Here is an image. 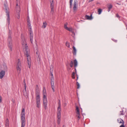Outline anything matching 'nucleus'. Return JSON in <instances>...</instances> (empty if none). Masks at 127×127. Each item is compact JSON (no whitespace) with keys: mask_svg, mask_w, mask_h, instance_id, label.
Wrapping results in <instances>:
<instances>
[{"mask_svg":"<svg viewBox=\"0 0 127 127\" xmlns=\"http://www.w3.org/2000/svg\"><path fill=\"white\" fill-rule=\"evenodd\" d=\"M120 127H125L124 126V124H122V125H121Z\"/></svg>","mask_w":127,"mask_h":127,"instance_id":"obj_44","label":"nucleus"},{"mask_svg":"<svg viewBox=\"0 0 127 127\" xmlns=\"http://www.w3.org/2000/svg\"><path fill=\"white\" fill-rule=\"evenodd\" d=\"M61 117V115H57V122L59 124L60 122V118Z\"/></svg>","mask_w":127,"mask_h":127,"instance_id":"obj_14","label":"nucleus"},{"mask_svg":"<svg viewBox=\"0 0 127 127\" xmlns=\"http://www.w3.org/2000/svg\"><path fill=\"white\" fill-rule=\"evenodd\" d=\"M21 127H24L26 122L24 121H21Z\"/></svg>","mask_w":127,"mask_h":127,"instance_id":"obj_24","label":"nucleus"},{"mask_svg":"<svg viewBox=\"0 0 127 127\" xmlns=\"http://www.w3.org/2000/svg\"><path fill=\"white\" fill-rule=\"evenodd\" d=\"M66 46L68 47H69L70 46L69 43L66 42Z\"/></svg>","mask_w":127,"mask_h":127,"instance_id":"obj_33","label":"nucleus"},{"mask_svg":"<svg viewBox=\"0 0 127 127\" xmlns=\"http://www.w3.org/2000/svg\"><path fill=\"white\" fill-rule=\"evenodd\" d=\"M8 47L9 48L10 50L11 51L12 50V45L11 38V36L9 35L8 38Z\"/></svg>","mask_w":127,"mask_h":127,"instance_id":"obj_8","label":"nucleus"},{"mask_svg":"<svg viewBox=\"0 0 127 127\" xmlns=\"http://www.w3.org/2000/svg\"><path fill=\"white\" fill-rule=\"evenodd\" d=\"M4 6L5 7V12L6 13V16H7V23L9 25V24L10 17L9 15V8L7 6V4H5Z\"/></svg>","mask_w":127,"mask_h":127,"instance_id":"obj_5","label":"nucleus"},{"mask_svg":"<svg viewBox=\"0 0 127 127\" xmlns=\"http://www.w3.org/2000/svg\"><path fill=\"white\" fill-rule=\"evenodd\" d=\"M58 104L59 106H61L60 101V100H59V102L58 103Z\"/></svg>","mask_w":127,"mask_h":127,"instance_id":"obj_41","label":"nucleus"},{"mask_svg":"<svg viewBox=\"0 0 127 127\" xmlns=\"http://www.w3.org/2000/svg\"><path fill=\"white\" fill-rule=\"evenodd\" d=\"M107 7L108 8L111 9L112 7V5L111 4H109L107 5Z\"/></svg>","mask_w":127,"mask_h":127,"instance_id":"obj_25","label":"nucleus"},{"mask_svg":"<svg viewBox=\"0 0 127 127\" xmlns=\"http://www.w3.org/2000/svg\"><path fill=\"white\" fill-rule=\"evenodd\" d=\"M24 86L25 87V90L23 91V93H24V95H25L27 96L28 95V94L27 92L26 91V84L25 83V80H24Z\"/></svg>","mask_w":127,"mask_h":127,"instance_id":"obj_11","label":"nucleus"},{"mask_svg":"<svg viewBox=\"0 0 127 127\" xmlns=\"http://www.w3.org/2000/svg\"><path fill=\"white\" fill-rule=\"evenodd\" d=\"M66 30L70 32H72V28H68V29H67Z\"/></svg>","mask_w":127,"mask_h":127,"instance_id":"obj_32","label":"nucleus"},{"mask_svg":"<svg viewBox=\"0 0 127 127\" xmlns=\"http://www.w3.org/2000/svg\"><path fill=\"white\" fill-rule=\"evenodd\" d=\"M72 53L75 56L76 55V49L74 46L73 47Z\"/></svg>","mask_w":127,"mask_h":127,"instance_id":"obj_12","label":"nucleus"},{"mask_svg":"<svg viewBox=\"0 0 127 127\" xmlns=\"http://www.w3.org/2000/svg\"><path fill=\"white\" fill-rule=\"evenodd\" d=\"M73 61H71L70 64V66L72 67L73 66Z\"/></svg>","mask_w":127,"mask_h":127,"instance_id":"obj_29","label":"nucleus"},{"mask_svg":"<svg viewBox=\"0 0 127 127\" xmlns=\"http://www.w3.org/2000/svg\"><path fill=\"white\" fill-rule=\"evenodd\" d=\"M67 23H66L64 25V28L66 30L68 28V27H67Z\"/></svg>","mask_w":127,"mask_h":127,"instance_id":"obj_30","label":"nucleus"},{"mask_svg":"<svg viewBox=\"0 0 127 127\" xmlns=\"http://www.w3.org/2000/svg\"><path fill=\"white\" fill-rule=\"evenodd\" d=\"M76 111L77 112V114H79V111L78 109V108L77 106H76Z\"/></svg>","mask_w":127,"mask_h":127,"instance_id":"obj_27","label":"nucleus"},{"mask_svg":"<svg viewBox=\"0 0 127 127\" xmlns=\"http://www.w3.org/2000/svg\"><path fill=\"white\" fill-rule=\"evenodd\" d=\"M5 75V71L4 70H1L0 72V79L3 78Z\"/></svg>","mask_w":127,"mask_h":127,"instance_id":"obj_10","label":"nucleus"},{"mask_svg":"<svg viewBox=\"0 0 127 127\" xmlns=\"http://www.w3.org/2000/svg\"><path fill=\"white\" fill-rule=\"evenodd\" d=\"M47 25V23L46 22H43V25L42 26V27L43 28H45Z\"/></svg>","mask_w":127,"mask_h":127,"instance_id":"obj_19","label":"nucleus"},{"mask_svg":"<svg viewBox=\"0 0 127 127\" xmlns=\"http://www.w3.org/2000/svg\"><path fill=\"white\" fill-rule=\"evenodd\" d=\"M9 122L8 119H7L5 121V127H9Z\"/></svg>","mask_w":127,"mask_h":127,"instance_id":"obj_20","label":"nucleus"},{"mask_svg":"<svg viewBox=\"0 0 127 127\" xmlns=\"http://www.w3.org/2000/svg\"><path fill=\"white\" fill-rule=\"evenodd\" d=\"M2 101V98L0 96V103Z\"/></svg>","mask_w":127,"mask_h":127,"instance_id":"obj_43","label":"nucleus"},{"mask_svg":"<svg viewBox=\"0 0 127 127\" xmlns=\"http://www.w3.org/2000/svg\"><path fill=\"white\" fill-rule=\"evenodd\" d=\"M4 70L5 71H7V66L6 65H4Z\"/></svg>","mask_w":127,"mask_h":127,"instance_id":"obj_34","label":"nucleus"},{"mask_svg":"<svg viewBox=\"0 0 127 127\" xmlns=\"http://www.w3.org/2000/svg\"><path fill=\"white\" fill-rule=\"evenodd\" d=\"M102 11V10L101 9H98V14H100Z\"/></svg>","mask_w":127,"mask_h":127,"instance_id":"obj_26","label":"nucleus"},{"mask_svg":"<svg viewBox=\"0 0 127 127\" xmlns=\"http://www.w3.org/2000/svg\"><path fill=\"white\" fill-rule=\"evenodd\" d=\"M94 0H89V2H91L93 1Z\"/></svg>","mask_w":127,"mask_h":127,"instance_id":"obj_47","label":"nucleus"},{"mask_svg":"<svg viewBox=\"0 0 127 127\" xmlns=\"http://www.w3.org/2000/svg\"><path fill=\"white\" fill-rule=\"evenodd\" d=\"M85 17L86 19L88 20H91L92 19V15L90 16H89L86 15H85Z\"/></svg>","mask_w":127,"mask_h":127,"instance_id":"obj_18","label":"nucleus"},{"mask_svg":"<svg viewBox=\"0 0 127 127\" xmlns=\"http://www.w3.org/2000/svg\"><path fill=\"white\" fill-rule=\"evenodd\" d=\"M16 9L17 10V11H18V7H19L20 8V7H19V6H18V4L17 3L16 4Z\"/></svg>","mask_w":127,"mask_h":127,"instance_id":"obj_38","label":"nucleus"},{"mask_svg":"<svg viewBox=\"0 0 127 127\" xmlns=\"http://www.w3.org/2000/svg\"><path fill=\"white\" fill-rule=\"evenodd\" d=\"M50 7L51 8V13L52 14H53L54 12V7Z\"/></svg>","mask_w":127,"mask_h":127,"instance_id":"obj_23","label":"nucleus"},{"mask_svg":"<svg viewBox=\"0 0 127 127\" xmlns=\"http://www.w3.org/2000/svg\"><path fill=\"white\" fill-rule=\"evenodd\" d=\"M77 114V116L78 117V118L79 119L80 118V113H79L78 114Z\"/></svg>","mask_w":127,"mask_h":127,"instance_id":"obj_40","label":"nucleus"},{"mask_svg":"<svg viewBox=\"0 0 127 127\" xmlns=\"http://www.w3.org/2000/svg\"><path fill=\"white\" fill-rule=\"evenodd\" d=\"M58 115H61V106H58Z\"/></svg>","mask_w":127,"mask_h":127,"instance_id":"obj_17","label":"nucleus"},{"mask_svg":"<svg viewBox=\"0 0 127 127\" xmlns=\"http://www.w3.org/2000/svg\"><path fill=\"white\" fill-rule=\"evenodd\" d=\"M119 19L120 21L122 19H121V17L120 18V19Z\"/></svg>","mask_w":127,"mask_h":127,"instance_id":"obj_49","label":"nucleus"},{"mask_svg":"<svg viewBox=\"0 0 127 127\" xmlns=\"http://www.w3.org/2000/svg\"><path fill=\"white\" fill-rule=\"evenodd\" d=\"M40 90L38 89H36L35 92L36 106L38 108H40L41 105L40 98Z\"/></svg>","mask_w":127,"mask_h":127,"instance_id":"obj_2","label":"nucleus"},{"mask_svg":"<svg viewBox=\"0 0 127 127\" xmlns=\"http://www.w3.org/2000/svg\"><path fill=\"white\" fill-rule=\"evenodd\" d=\"M51 87H52V89L53 91V92H55V89H54V86H51Z\"/></svg>","mask_w":127,"mask_h":127,"instance_id":"obj_39","label":"nucleus"},{"mask_svg":"<svg viewBox=\"0 0 127 127\" xmlns=\"http://www.w3.org/2000/svg\"><path fill=\"white\" fill-rule=\"evenodd\" d=\"M53 0H50V7H54V3Z\"/></svg>","mask_w":127,"mask_h":127,"instance_id":"obj_21","label":"nucleus"},{"mask_svg":"<svg viewBox=\"0 0 127 127\" xmlns=\"http://www.w3.org/2000/svg\"><path fill=\"white\" fill-rule=\"evenodd\" d=\"M43 95H46V90L45 87H43Z\"/></svg>","mask_w":127,"mask_h":127,"instance_id":"obj_22","label":"nucleus"},{"mask_svg":"<svg viewBox=\"0 0 127 127\" xmlns=\"http://www.w3.org/2000/svg\"><path fill=\"white\" fill-rule=\"evenodd\" d=\"M75 73L74 72H73L72 75V77L73 79H74L75 78Z\"/></svg>","mask_w":127,"mask_h":127,"instance_id":"obj_28","label":"nucleus"},{"mask_svg":"<svg viewBox=\"0 0 127 127\" xmlns=\"http://www.w3.org/2000/svg\"><path fill=\"white\" fill-rule=\"evenodd\" d=\"M78 76L77 75V80H78Z\"/></svg>","mask_w":127,"mask_h":127,"instance_id":"obj_46","label":"nucleus"},{"mask_svg":"<svg viewBox=\"0 0 127 127\" xmlns=\"http://www.w3.org/2000/svg\"><path fill=\"white\" fill-rule=\"evenodd\" d=\"M77 89H79L80 88V85H79V83H78V82H77Z\"/></svg>","mask_w":127,"mask_h":127,"instance_id":"obj_36","label":"nucleus"},{"mask_svg":"<svg viewBox=\"0 0 127 127\" xmlns=\"http://www.w3.org/2000/svg\"><path fill=\"white\" fill-rule=\"evenodd\" d=\"M51 75L52 76V77H53V75L52 72H51Z\"/></svg>","mask_w":127,"mask_h":127,"instance_id":"obj_45","label":"nucleus"},{"mask_svg":"<svg viewBox=\"0 0 127 127\" xmlns=\"http://www.w3.org/2000/svg\"><path fill=\"white\" fill-rule=\"evenodd\" d=\"M22 43V44L24 49L25 50L24 54L25 56L26 57L27 63L29 67L30 68L31 65V57L30 55V52L26 42V40L24 39Z\"/></svg>","mask_w":127,"mask_h":127,"instance_id":"obj_1","label":"nucleus"},{"mask_svg":"<svg viewBox=\"0 0 127 127\" xmlns=\"http://www.w3.org/2000/svg\"><path fill=\"white\" fill-rule=\"evenodd\" d=\"M120 115H123L124 114V112L123 111V110L120 111Z\"/></svg>","mask_w":127,"mask_h":127,"instance_id":"obj_31","label":"nucleus"},{"mask_svg":"<svg viewBox=\"0 0 127 127\" xmlns=\"http://www.w3.org/2000/svg\"><path fill=\"white\" fill-rule=\"evenodd\" d=\"M73 0H70L69 1V4L70 7L71 8L72 6V8L74 12H76L78 9V1L77 0H74V2L73 4L72 5V2Z\"/></svg>","mask_w":127,"mask_h":127,"instance_id":"obj_4","label":"nucleus"},{"mask_svg":"<svg viewBox=\"0 0 127 127\" xmlns=\"http://www.w3.org/2000/svg\"><path fill=\"white\" fill-rule=\"evenodd\" d=\"M21 62L19 59H18L17 65V72L19 73H20L22 69Z\"/></svg>","mask_w":127,"mask_h":127,"instance_id":"obj_6","label":"nucleus"},{"mask_svg":"<svg viewBox=\"0 0 127 127\" xmlns=\"http://www.w3.org/2000/svg\"><path fill=\"white\" fill-rule=\"evenodd\" d=\"M74 66L75 67V72H76V67L77 66V62L76 59H75L74 61Z\"/></svg>","mask_w":127,"mask_h":127,"instance_id":"obj_13","label":"nucleus"},{"mask_svg":"<svg viewBox=\"0 0 127 127\" xmlns=\"http://www.w3.org/2000/svg\"><path fill=\"white\" fill-rule=\"evenodd\" d=\"M28 26L29 31L30 32V41L32 43L33 41V33L32 31L31 26L30 23V22L29 18L27 19Z\"/></svg>","mask_w":127,"mask_h":127,"instance_id":"obj_3","label":"nucleus"},{"mask_svg":"<svg viewBox=\"0 0 127 127\" xmlns=\"http://www.w3.org/2000/svg\"><path fill=\"white\" fill-rule=\"evenodd\" d=\"M21 121H25V109L23 108L22 109V112L21 113Z\"/></svg>","mask_w":127,"mask_h":127,"instance_id":"obj_9","label":"nucleus"},{"mask_svg":"<svg viewBox=\"0 0 127 127\" xmlns=\"http://www.w3.org/2000/svg\"><path fill=\"white\" fill-rule=\"evenodd\" d=\"M46 95H43V103L44 107L46 109L47 108V100Z\"/></svg>","mask_w":127,"mask_h":127,"instance_id":"obj_7","label":"nucleus"},{"mask_svg":"<svg viewBox=\"0 0 127 127\" xmlns=\"http://www.w3.org/2000/svg\"><path fill=\"white\" fill-rule=\"evenodd\" d=\"M116 16L119 19H120V18H121V17L118 14H116Z\"/></svg>","mask_w":127,"mask_h":127,"instance_id":"obj_35","label":"nucleus"},{"mask_svg":"<svg viewBox=\"0 0 127 127\" xmlns=\"http://www.w3.org/2000/svg\"><path fill=\"white\" fill-rule=\"evenodd\" d=\"M51 81H54V79L53 77H52L51 78Z\"/></svg>","mask_w":127,"mask_h":127,"instance_id":"obj_42","label":"nucleus"},{"mask_svg":"<svg viewBox=\"0 0 127 127\" xmlns=\"http://www.w3.org/2000/svg\"><path fill=\"white\" fill-rule=\"evenodd\" d=\"M51 86H54V81H51Z\"/></svg>","mask_w":127,"mask_h":127,"instance_id":"obj_37","label":"nucleus"},{"mask_svg":"<svg viewBox=\"0 0 127 127\" xmlns=\"http://www.w3.org/2000/svg\"><path fill=\"white\" fill-rule=\"evenodd\" d=\"M18 10L16 11L17 12V19H19V18H20L19 12L20 11V8L19 7H18Z\"/></svg>","mask_w":127,"mask_h":127,"instance_id":"obj_16","label":"nucleus"},{"mask_svg":"<svg viewBox=\"0 0 127 127\" xmlns=\"http://www.w3.org/2000/svg\"><path fill=\"white\" fill-rule=\"evenodd\" d=\"M36 53H37V52H36Z\"/></svg>","mask_w":127,"mask_h":127,"instance_id":"obj_50","label":"nucleus"},{"mask_svg":"<svg viewBox=\"0 0 127 127\" xmlns=\"http://www.w3.org/2000/svg\"><path fill=\"white\" fill-rule=\"evenodd\" d=\"M110 9H109V8H108V12H109L110 11Z\"/></svg>","mask_w":127,"mask_h":127,"instance_id":"obj_48","label":"nucleus"},{"mask_svg":"<svg viewBox=\"0 0 127 127\" xmlns=\"http://www.w3.org/2000/svg\"><path fill=\"white\" fill-rule=\"evenodd\" d=\"M118 122L120 124L122 123V124H124V121L121 118L118 119L117 120Z\"/></svg>","mask_w":127,"mask_h":127,"instance_id":"obj_15","label":"nucleus"}]
</instances>
